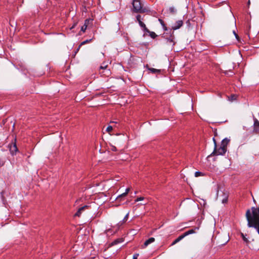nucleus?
Here are the masks:
<instances>
[{
  "label": "nucleus",
  "instance_id": "nucleus-32",
  "mask_svg": "<svg viewBox=\"0 0 259 259\" xmlns=\"http://www.w3.org/2000/svg\"><path fill=\"white\" fill-rule=\"evenodd\" d=\"M111 149L112 151H116V148L115 146H112Z\"/></svg>",
  "mask_w": 259,
  "mask_h": 259
},
{
  "label": "nucleus",
  "instance_id": "nucleus-25",
  "mask_svg": "<svg viewBox=\"0 0 259 259\" xmlns=\"http://www.w3.org/2000/svg\"><path fill=\"white\" fill-rule=\"evenodd\" d=\"M90 21V19H86L84 21V25L88 27V25L89 24Z\"/></svg>",
  "mask_w": 259,
  "mask_h": 259
},
{
  "label": "nucleus",
  "instance_id": "nucleus-9",
  "mask_svg": "<svg viewBox=\"0 0 259 259\" xmlns=\"http://www.w3.org/2000/svg\"><path fill=\"white\" fill-rule=\"evenodd\" d=\"M185 237V235L182 234V235L178 237L176 239H175L174 242L172 243L171 245H174L175 244L179 242L180 241H181L182 239H183Z\"/></svg>",
  "mask_w": 259,
  "mask_h": 259
},
{
  "label": "nucleus",
  "instance_id": "nucleus-35",
  "mask_svg": "<svg viewBox=\"0 0 259 259\" xmlns=\"http://www.w3.org/2000/svg\"><path fill=\"white\" fill-rule=\"evenodd\" d=\"M250 4V0H248L247 2V6L249 7V5Z\"/></svg>",
  "mask_w": 259,
  "mask_h": 259
},
{
  "label": "nucleus",
  "instance_id": "nucleus-10",
  "mask_svg": "<svg viewBox=\"0 0 259 259\" xmlns=\"http://www.w3.org/2000/svg\"><path fill=\"white\" fill-rule=\"evenodd\" d=\"M123 241V239L122 238H118V239L115 240L114 241H113L111 243V245L113 246L114 245H116L118 243L122 242Z\"/></svg>",
  "mask_w": 259,
  "mask_h": 259
},
{
  "label": "nucleus",
  "instance_id": "nucleus-20",
  "mask_svg": "<svg viewBox=\"0 0 259 259\" xmlns=\"http://www.w3.org/2000/svg\"><path fill=\"white\" fill-rule=\"evenodd\" d=\"M201 176H203V174L200 171H196L195 172V176L196 177H198Z\"/></svg>",
  "mask_w": 259,
  "mask_h": 259
},
{
  "label": "nucleus",
  "instance_id": "nucleus-13",
  "mask_svg": "<svg viewBox=\"0 0 259 259\" xmlns=\"http://www.w3.org/2000/svg\"><path fill=\"white\" fill-rule=\"evenodd\" d=\"M143 19L142 18L141 16L140 15H137L136 16V20H137V21L139 23V24H140V23H142L143 22L142 21V20H143Z\"/></svg>",
  "mask_w": 259,
  "mask_h": 259
},
{
  "label": "nucleus",
  "instance_id": "nucleus-29",
  "mask_svg": "<svg viewBox=\"0 0 259 259\" xmlns=\"http://www.w3.org/2000/svg\"><path fill=\"white\" fill-rule=\"evenodd\" d=\"M159 21L162 26H163V24H165L164 21L161 19H159Z\"/></svg>",
  "mask_w": 259,
  "mask_h": 259
},
{
  "label": "nucleus",
  "instance_id": "nucleus-8",
  "mask_svg": "<svg viewBox=\"0 0 259 259\" xmlns=\"http://www.w3.org/2000/svg\"><path fill=\"white\" fill-rule=\"evenodd\" d=\"M155 241V238L153 237H151L149 238L148 240L145 241V242L144 243V247L147 246L150 243L153 242Z\"/></svg>",
  "mask_w": 259,
  "mask_h": 259
},
{
  "label": "nucleus",
  "instance_id": "nucleus-27",
  "mask_svg": "<svg viewBox=\"0 0 259 259\" xmlns=\"http://www.w3.org/2000/svg\"><path fill=\"white\" fill-rule=\"evenodd\" d=\"M87 28V27L84 26V25L81 27V31H82V32H85V31L86 30Z\"/></svg>",
  "mask_w": 259,
  "mask_h": 259
},
{
  "label": "nucleus",
  "instance_id": "nucleus-11",
  "mask_svg": "<svg viewBox=\"0 0 259 259\" xmlns=\"http://www.w3.org/2000/svg\"><path fill=\"white\" fill-rule=\"evenodd\" d=\"M139 25L141 26V28H143V30L146 32H149V30L146 27V25L143 23H140Z\"/></svg>",
  "mask_w": 259,
  "mask_h": 259
},
{
  "label": "nucleus",
  "instance_id": "nucleus-39",
  "mask_svg": "<svg viewBox=\"0 0 259 259\" xmlns=\"http://www.w3.org/2000/svg\"><path fill=\"white\" fill-rule=\"evenodd\" d=\"M75 25H76V24H74V25L72 26V27L71 28V29L73 28L75 26Z\"/></svg>",
  "mask_w": 259,
  "mask_h": 259
},
{
  "label": "nucleus",
  "instance_id": "nucleus-36",
  "mask_svg": "<svg viewBox=\"0 0 259 259\" xmlns=\"http://www.w3.org/2000/svg\"><path fill=\"white\" fill-rule=\"evenodd\" d=\"M226 201H227V200H226V199H223V201H222V202H223V203H225V202H226Z\"/></svg>",
  "mask_w": 259,
  "mask_h": 259
},
{
  "label": "nucleus",
  "instance_id": "nucleus-38",
  "mask_svg": "<svg viewBox=\"0 0 259 259\" xmlns=\"http://www.w3.org/2000/svg\"><path fill=\"white\" fill-rule=\"evenodd\" d=\"M110 123H117V121H111V122H110Z\"/></svg>",
  "mask_w": 259,
  "mask_h": 259
},
{
  "label": "nucleus",
  "instance_id": "nucleus-7",
  "mask_svg": "<svg viewBox=\"0 0 259 259\" xmlns=\"http://www.w3.org/2000/svg\"><path fill=\"white\" fill-rule=\"evenodd\" d=\"M88 206L87 205H85V206H83L81 207H80V208H79V209L77 210V211L75 213V214H74V215L75 217H80L82 211L83 210H84L85 208H88Z\"/></svg>",
  "mask_w": 259,
  "mask_h": 259
},
{
  "label": "nucleus",
  "instance_id": "nucleus-15",
  "mask_svg": "<svg viewBox=\"0 0 259 259\" xmlns=\"http://www.w3.org/2000/svg\"><path fill=\"white\" fill-rule=\"evenodd\" d=\"M128 216V213L126 214V215L124 217L123 220L121 222H119L118 225H121L122 224H123L124 222H125L127 220Z\"/></svg>",
  "mask_w": 259,
  "mask_h": 259
},
{
  "label": "nucleus",
  "instance_id": "nucleus-5",
  "mask_svg": "<svg viewBox=\"0 0 259 259\" xmlns=\"http://www.w3.org/2000/svg\"><path fill=\"white\" fill-rule=\"evenodd\" d=\"M183 25V22L182 20L177 21L175 24L172 27V29L175 30L179 29Z\"/></svg>",
  "mask_w": 259,
  "mask_h": 259
},
{
  "label": "nucleus",
  "instance_id": "nucleus-1",
  "mask_svg": "<svg viewBox=\"0 0 259 259\" xmlns=\"http://www.w3.org/2000/svg\"><path fill=\"white\" fill-rule=\"evenodd\" d=\"M230 142V139L228 138H225L221 142V146L219 148H217V146L214 147L213 152L211 155H224L227 149V145Z\"/></svg>",
  "mask_w": 259,
  "mask_h": 259
},
{
  "label": "nucleus",
  "instance_id": "nucleus-12",
  "mask_svg": "<svg viewBox=\"0 0 259 259\" xmlns=\"http://www.w3.org/2000/svg\"><path fill=\"white\" fill-rule=\"evenodd\" d=\"M194 232H195V231L193 229H191V230H189L188 231H186V232H185L183 234V235H185V237H186V236L191 234H193Z\"/></svg>",
  "mask_w": 259,
  "mask_h": 259
},
{
  "label": "nucleus",
  "instance_id": "nucleus-26",
  "mask_svg": "<svg viewBox=\"0 0 259 259\" xmlns=\"http://www.w3.org/2000/svg\"><path fill=\"white\" fill-rule=\"evenodd\" d=\"M144 199V197H138L136 200H135V202H138L139 201H141V200H143Z\"/></svg>",
  "mask_w": 259,
  "mask_h": 259
},
{
  "label": "nucleus",
  "instance_id": "nucleus-30",
  "mask_svg": "<svg viewBox=\"0 0 259 259\" xmlns=\"http://www.w3.org/2000/svg\"><path fill=\"white\" fill-rule=\"evenodd\" d=\"M130 190V188H127L126 189L125 192L124 193L125 194H127L129 192Z\"/></svg>",
  "mask_w": 259,
  "mask_h": 259
},
{
  "label": "nucleus",
  "instance_id": "nucleus-24",
  "mask_svg": "<svg viewBox=\"0 0 259 259\" xmlns=\"http://www.w3.org/2000/svg\"><path fill=\"white\" fill-rule=\"evenodd\" d=\"M150 70L152 72H153V73H156V72H160L159 70H158V69H155V68H151V69H150Z\"/></svg>",
  "mask_w": 259,
  "mask_h": 259
},
{
  "label": "nucleus",
  "instance_id": "nucleus-4",
  "mask_svg": "<svg viewBox=\"0 0 259 259\" xmlns=\"http://www.w3.org/2000/svg\"><path fill=\"white\" fill-rule=\"evenodd\" d=\"M18 150L16 143L10 146V151L12 155L15 154Z\"/></svg>",
  "mask_w": 259,
  "mask_h": 259
},
{
  "label": "nucleus",
  "instance_id": "nucleus-33",
  "mask_svg": "<svg viewBox=\"0 0 259 259\" xmlns=\"http://www.w3.org/2000/svg\"><path fill=\"white\" fill-rule=\"evenodd\" d=\"M234 34L236 38L238 40L239 39V36L235 33V31H234Z\"/></svg>",
  "mask_w": 259,
  "mask_h": 259
},
{
  "label": "nucleus",
  "instance_id": "nucleus-17",
  "mask_svg": "<svg viewBox=\"0 0 259 259\" xmlns=\"http://www.w3.org/2000/svg\"><path fill=\"white\" fill-rule=\"evenodd\" d=\"M149 33H150V36L152 38H155L156 36H157V35L156 34V33L154 32H152V31H150L148 32Z\"/></svg>",
  "mask_w": 259,
  "mask_h": 259
},
{
  "label": "nucleus",
  "instance_id": "nucleus-16",
  "mask_svg": "<svg viewBox=\"0 0 259 259\" xmlns=\"http://www.w3.org/2000/svg\"><path fill=\"white\" fill-rule=\"evenodd\" d=\"M169 11L170 13L174 14L176 13V10L174 7H170Z\"/></svg>",
  "mask_w": 259,
  "mask_h": 259
},
{
  "label": "nucleus",
  "instance_id": "nucleus-2",
  "mask_svg": "<svg viewBox=\"0 0 259 259\" xmlns=\"http://www.w3.org/2000/svg\"><path fill=\"white\" fill-rule=\"evenodd\" d=\"M132 5V11L133 13H145L148 12V10L146 8L143 7L140 0H133Z\"/></svg>",
  "mask_w": 259,
  "mask_h": 259
},
{
  "label": "nucleus",
  "instance_id": "nucleus-37",
  "mask_svg": "<svg viewBox=\"0 0 259 259\" xmlns=\"http://www.w3.org/2000/svg\"><path fill=\"white\" fill-rule=\"evenodd\" d=\"M80 46H80V45L79 46L78 48H77V49H76V51H78V50H79V48H80Z\"/></svg>",
  "mask_w": 259,
  "mask_h": 259
},
{
  "label": "nucleus",
  "instance_id": "nucleus-22",
  "mask_svg": "<svg viewBox=\"0 0 259 259\" xmlns=\"http://www.w3.org/2000/svg\"><path fill=\"white\" fill-rule=\"evenodd\" d=\"M173 39H174V37H171V38H169L167 39V41L168 42L170 43V44H172V43L173 45H174L175 43L174 42V40Z\"/></svg>",
  "mask_w": 259,
  "mask_h": 259
},
{
  "label": "nucleus",
  "instance_id": "nucleus-14",
  "mask_svg": "<svg viewBox=\"0 0 259 259\" xmlns=\"http://www.w3.org/2000/svg\"><path fill=\"white\" fill-rule=\"evenodd\" d=\"M6 162V159L4 157H0V166H3Z\"/></svg>",
  "mask_w": 259,
  "mask_h": 259
},
{
  "label": "nucleus",
  "instance_id": "nucleus-31",
  "mask_svg": "<svg viewBox=\"0 0 259 259\" xmlns=\"http://www.w3.org/2000/svg\"><path fill=\"white\" fill-rule=\"evenodd\" d=\"M213 141L214 142V147L216 148V147L217 146V142L214 139V138H213Z\"/></svg>",
  "mask_w": 259,
  "mask_h": 259
},
{
  "label": "nucleus",
  "instance_id": "nucleus-28",
  "mask_svg": "<svg viewBox=\"0 0 259 259\" xmlns=\"http://www.w3.org/2000/svg\"><path fill=\"white\" fill-rule=\"evenodd\" d=\"M138 256H139V254H138V253L134 254V255H133V259H137Z\"/></svg>",
  "mask_w": 259,
  "mask_h": 259
},
{
  "label": "nucleus",
  "instance_id": "nucleus-21",
  "mask_svg": "<svg viewBox=\"0 0 259 259\" xmlns=\"http://www.w3.org/2000/svg\"><path fill=\"white\" fill-rule=\"evenodd\" d=\"M113 130V127L111 125H109L107 128H106V131L108 132V133H110V132H111Z\"/></svg>",
  "mask_w": 259,
  "mask_h": 259
},
{
  "label": "nucleus",
  "instance_id": "nucleus-23",
  "mask_svg": "<svg viewBox=\"0 0 259 259\" xmlns=\"http://www.w3.org/2000/svg\"><path fill=\"white\" fill-rule=\"evenodd\" d=\"M92 39H87L83 41H82L81 44H80V46H82V45H85L89 42H90L91 41Z\"/></svg>",
  "mask_w": 259,
  "mask_h": 259
},
{
  "label": "nucleus",
  "instance_id": "nucleus-18",
  "mask_svg": "<svg viewBox=\"0 0 259 259\" xmlns=\"http://www.w3.org/2000/svg\"><path fill=\"white\" fill-rule=\"evenodd\" d=\"M126 195H127V194H125V193L124 192V193H123L122 194H121L119 195V196L116 198V199H117V200H119V199H120H120H121L122 197H125V196H126Z\"/></svg>",
  "mask_w": 259,
  "mask_h": 259
},
{
  "label": "nucleus",
  "instance_id": "nucleus-34",
  "mask_svg": "<svg viewBox=\"0 0 259 259\" xmlns=\"http://www.w3.org/2000/svg\"><path fill=\"white\" fill-rule=\"evenodd\" d=\"M162 27H163V29H164L165 31H166V30H167V27H166V26H165V24H163V26Z\"/></svg>",
  "mask_w": 259,
  "mask_h": 259
},
{
  "label": "nucleus",
  "instance_id": "nucleus-3",
  "mask_svg": "<svg viewBox=\"0 0 259 259\" xmlns=\"http://www.w3.org/2000/svg\"><path fill=\"white\" fill-rule=\"evenodd\" d=\"M253 132L255 134H259V121L256 118L254 119Z\"/></svg>",
  "mask_w": 259,
  "mask_h": 259
},
{
  "label": "nucleus",
  "instance_id": "nucleus-6",
  "mask_svg": "<svg viewBox=\"0 0 259 259\" xmlns=\"http://www.w3.org/2000/svg\"><path fill=\"white\" fill-rule=\"evenodd\" d=\"M107 68V65H102V66H100V70H105V71L106 72V73H104V71L101 72V71H100V73L102 75H108L110 73L109 70L106 69Z\"/></svg>",
  "mask_w": 259,
  "mask_h": 259
},
{
  "label": "nucleus",
  "instance_id": "nucleus-19",
  "mask_svg": "<svg viewBox=\"0 0 259 259\" xmlns=\"http://www.w3.org/2000/svg\"><path fill=\"white\" fill-rule=\"evenodd\" d=\"M241 236L242 237V239L243 240V241L244 242H245L246 243H249V241L248 240V239L245 237V236H244V235L243 234V233H241Z\"/></svg>",
  "mask_w": 259,
  "mask_h": 259
}]
</instances>
